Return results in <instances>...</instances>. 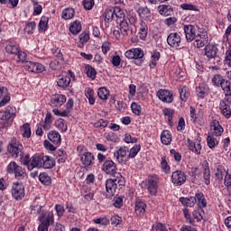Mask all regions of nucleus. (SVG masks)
<instances>
[{
    "label": "nucleus",
    "mask_w": 231,
    "mask_h": 231,
    "mask_svg": "<svg viewBox=\"0 0 231 231\" xmlns=\"http://www.w3.org/2000/svg\"><path fill=\"white\" fill-rule=\"evenodd\" d=\"M122 223V218L118 215H115L111 217V225H114L115 226H118Z\"/></svg>",
    "instance_id": "62"
},
{
    "label": "nucleus",
    "mask_w": 231,
    "mask_h": 231,
    "mask_svg": "<svg viewBox=\"0 0 231 231\" xmlns=\"http://www.w3.org/2000/svg\"><path fill=\"white\" fill-rule=\"evenodd\" d=\"M39 180L43 185H51V177H50V175H48L46 172H42L39 175Z\"/></svg>",
    "instance_id": "40"
},
{
    "label": "nucleus",
    "mask_w": 231,
    "mask_h": 231,
    "mask_svg": "<svg viewBox=\"0 0 231 231\" xmlns=\"http://www.w3.org/2000/svg\"><path fill=\"white\" fill-rule=\"evenodd\" d=\"M138 14L142 19H144V21L151 19V10H149L147 6L139 8Z\"/></svg>",
    "instance_id": "34"
},
{
    "label": "nucleus",
    "mask_w": 231,
    "mask_h": 231,
    "mask_svg": "<svg viewBox=\"0 0 231 231\" xmlns=\"http://www.w3.org/2000/svg\"><path fill=\"white\" fill-rule=\"evenodd\" d=\"M5 51L6 53H9L10 55H17L19 53V47L13 43H9L8 45H6Z\"/></svg>",
    "instance_id": "42"
},
{
    "label": "nucleus",
    "mask_w": 231,
    "mask_h": 231,
    "mask_svg": "<svg viewBox=\"0 0 231 231\" xmlns=\"http://www.w3.org/2000/svg\"><path fill=\"white\" fill-rule=\"evenodd\" d=\"M211 129H213V134L215 136H221L223 134V128L221 125H219V121L213 120L210 125Z\"/></svg>",
    "instance_id": "28"
},
{
    "label": "nucleus",
    "mask_w": 231,
    "mask_h": 231,
    "mask_svg": "<svg viewBox=\"0 0 231 231\" xmlns=\"http://www.w3.org/2000/svg\"><path fill=\"white\" fill-rule=\"evenodd\" d=\"M147 30L148 27L146 24H141V27L139 29V37L142 39V41H145V38L147 37Z\"/></svg>",
    "instance_id": "49"
},
{
    "label": "nucleus",
    "mask_w": 231,
    "mask_h": 231,
    "mask_svg": "<svg viewBox=\"0 0 231 231\" xmlns=\"http://www.w3.org/2000/svg\"><path fill=\"white\" fill-rule=\"evenodd\" d=\"M125 143H136V142H138V139L136 137H133L129 134H126L125 135Z\"/></svg>",
    "instance_id": "63"
},
{
    "label": "nucleus",
    "mask_w": 231,
    "mask_h": 231,
    "mask_svg": "<svg viewBox=\"0 0 231 231\" xmlns=\"http://www.w3.org/2000/svg\"><path fill=\"white\" fill-rule=\"evenodd\" d=\"M14 118H15V108L14 106H8L5 112H0V120L14 122Z\"/></svg>",
    "instance_id": "10"
},
{
    "label": "nucleus",
    "mask_w": 231,
    "mask_h": 231,
    "mask_svg": "<svg viewBox=\"0 0 231 231\" xmlns=\"http://www.w3.org/2000/svg\"><path fill=\"white\" fill-rule=\"evenodd\" d=\"M204 50H205V55L208 59H216V57H217V46L208 44Z\"/></svg>",
    "instance_id": "21"
},
{
    "label": "nucleus",
    "mask_w": 231,
    "mask_h": 231,
    "mask_svg": "<svg viewBox=\"0 0 231 231\" xmlns=\"http://www.w3.org/2000/svg\"><path fill=\"white\" fill-rule=\"evenodd\" d=\"M163 113L165 116H168V122L170 125H172V115H174V110L171 108H164Z\"/></svg>",
    "instance_id": "52"
},
{
    "label": "nucleus",
    "mask_w": 231,
    "mask_h": 231,
    "mask_svg": "<svg viewBox=\"0 0 231 231\" xmlns=\"http://www.w3.org/2000/svg\"><path fill=\"white\" fill-rule=\"evenodd\" d=\"M21 133L23 138H30V136H32V128L30 127V124L25 123L21 127Z\"/></svg>",
    "instance_id": "39"
},
{
    "label": "nucleus",
    "mask_w": 231,
    "mask_h": 231,
    "mask_svg": "<svg viewBox=\"0 0 231 231\" xmlns=\"http://www.w3.org/2000/svg\"><path fill=\"white\" fill-rule=\"evenodd\" d=\"M103 171L106 174H110L111 176H116L119 172H117L118 168L116 164L113 161H106L103 164Z\"/></svg>",
    "instance_id": "12"
},
{
    "label": "nucleus",
    "mask_w": 231,
    "mask_h": 231,
    "mask_svg": "<svg viewBox=\"0 0 231 231\" xmlns=\"http://www.w3.org/2000/svg\"><path fill=\"white\" fill-rule=\"evenodd\" d=\"M94 223H96V225H102L103 226H107V225H109V220L107 217H99L94 219Z\"/></svg>",
    "instance_id": "55"
},
{
    "label": "nucleus",
    "mask_w": 231,
    "mask_h": 231,
    "mask_svg": "<svg viewBox=\"0 0 231 231\" xmlns=\"http://www.w3.org/2000/svg\"><path fill=\"white\" fill-rule=\"evenodd\" d=\"M159 14L164 17L174 15V8L171 5H162L158 6Z\"/></svg>",
    "instance_id": "19"
},
{
    "label": "nucleus",
    "mask_w": 231,
    "mask_h": 231,
    "mask_svg": "<svg viewBox=\"0 0 231 231\" xmlns=\"http://www.w3.org/2000/svg\"><path fill=\"white\" fill-rule=\"evenodd\" d=\"M107 125H109V121L106 119H99L97 122L94 124V127L96 128L103 127V129H106Z\"/></svg>",
    "instance_id": "53"
},
{
    "label": "nucleus",
    "mask_w": 231,
    "mask_h": 231,
    "mask_svg": "<svg viewBox=\"0 0 231 231\" xmlns=\"http://www.w3.org/2000/svg\"><path fill=\"white\" fill-rule=\"evenodd\" d=\"M196 93L199 98H205L208 95V86L205 83L196 88Z\"/></svg>",
    "instance_id": "25"
},
{
    "label": "nucleus",
    "mask_w": 231,
    "mask_h": 231,
    "mask_svg": "<svg viewBox=\"0 0 231 231\" xmlns=\"http://www.w3.org/2000/svg\"><path fill=\"white\" fill-rule=\"evenodd\" d=\"M127 152H129V148L123 146L114 152V156L119 163H125L126 162H129V155H127Z\"/></svg>",
    "instance_id": "9"
},
{
    "label": "nucleus",
    "mask_w": 231,
    "mask_h": 231,
    "mask_svg": "<svg viewBox=\"0 0 231 231\" xmlns=\"http://www.w3.org/2000/svg\"><path fill=\"white\" fill-rule=\"evenodd\" d=\"M40 32H46L48 30V17L42 16L39 23Z\"/></svg>",
    "instance_id": "48"
},
{
    "label": "nucleus",
    "mask_w": 231,
    "mask_h": 231,
    "mask_svg": "<svg viewBox=\"0 0 231 231\" xmlns=\"http://www.w3.org/2000/svg\"><path fill=\"white\" fill-rule=\"evenodd\" d=\"M195 42L197 48H203L208 44V34L207 32H203L195 36Z\"/></svg>",
    "instance_id": "14"
},
{
    "label": "nucleus",
    "mask_w": 231,
    "mask_h": 231,
    "mask_svg": "<svg viewBox=\"0 0 231 231\" xmlns=\"http://www.w3.org/2000/svg\"><path fill=\"white\" fill-rule=\"evenodd\" d=\"M114 20L116 21L117 24L125 21V14L124 13V10L118 6L114 7Z\"/></svg>",
    "instance_id": "22"
},
{
    "label": "nucleus",
    "mask_w": 231,
    "mask_h": 231,
    "mask_svg": "<svg viewBox=\"0 0 231 231\" xmlns=\"http://www.w3.org/2000/svg\"><path fill=\"white\" fill-rule=\"evenodd\" d=\"M66 102V96L62 94H55L51 98V106L52 107H60Z\"/></svg>",
    "instance_id": "16"
},
{
    "label": "nucleus",
    "mask_w": 231,
    "mask_h": 231,
    "mask_svg": "<svg viewBox=\"0 0 231 231\" xmlns=\"http://www.w3.org/2000/svg\"><path fill=\"white\" fill-rule=\"evenodd\" d=\"M106 189L108 194L114 195L116 190H118V186H116V182L115 179H108L106 182Z\"/></svg>",
    "instance_id": "24"
},
{
    "label": "nucleus",
    "mask_w": 231,
    "mask_h": 231,
    "mask_svg": "<svg viewBox=\"0 0 231 231\" xmlns=\"http://www.w3.org/2000/svg\"><path fill=\"white\" fill-rule=\"evenodd\" d=\"M157 97L160 98V100L165 102L166 104H171V102L174 101L171 92L167 89L159 90L157 92Z\"/></svg>",
    "instance_id": "13"
},
{
    "label": "nucleus",
    "mask_w": 231,
    "mask_h": 231,
    "mask_svg": "<svg viewBox=\"0 0 231 231\" xmlns=\"http://www.w3.org/2000/svg\"><path fill=\"white\" fill-rule=\"evenodd\" d=\"M81 31H82V24L79 21H75L69 26V32H71L73 35H77L78 33H80Z\"/></svg>",
    "instance_id": "37"
},
{
    "label": "nucleus",
    "mask_w": 231,
    "mask_h": 231,
    "mask_svg": "<svg viewBox=\"0 0 231 231\" xmlns=\"http://www.w3.org/2000/svg\"><path fill=\"white\" fill-rule=\"evenodd\" d=\"M115 179L114 180L116 181V185L117 188V190H120L125 185V179L123 178L121 173H116V175H114Z\"/></svg>",
    "instance_id": "38"
},
{
    "label": "nucleus",
    "mask_w": 231,
    "mask_h": 231,
    "mask_svg": "<svg viewBox=\"0 0 231 231\" xmlns=\"http://www.w3.org/2000/svg\"><path fill=\"white\" fill-rule=\"evenodd\" d=\"M201 212H203V209H201L200 208L193 211L194 219H197V221H201V219H203V214H201Z\"/></svg>",
    "instance_id": "60"
},
{
    "label": "nucleus",
    "mask_w": 231,
    "mask_h": 231,
    "mask_svg": "<svg viewBox=\"0 0 231 231\" xmlns=\"http://www.w3.org/2000/svg\"><path fill=\"white\" fill-rule=\"evenodd\" d=\"M220 110H221L222 115L226 118H230V116H231L230 105L226 104V101H225V100L220 101Z\"/></svg>",
    "instance_id": "27"
},
{
    "label": "nucleus",
    "mask_w": 231,
    "mask_h": 231,
    "mask_svg": "<svg viewBox=\"0 0 231 231\" xmlns=\"http://www.w3.org/2000/svg\"><path fill=\"white\" fill-rule=\"evenodd\" d=\"M162 169L166 173L169 174L171 172V167L169 166V163L167 162V159L165 157H162Z\"/></svg>",
    "instance_id": "51"
},
{
    "label": "nucleus",
    "mask_w": 231,
    "mask_h": 231,
    "mask_svg": "<svg viewBox=\"0 0 231 231\" xmlns=\"http://www.w3.org/2000/svg\"><path fill=\"white\" fill-rule=\"evenodd\" d=\"M217 141L214 138V135H208V145L209 149H214L216 145H217Z\"/></svg>",
    "instance_id": "57"
},
{
    "label": "nucleus",
    "mask_w": 231,
    "mask_h": 231,
    "mask_svg": "<svg viewBox=\"0 0 231 231\" xmlns=\"http://www.w3.org/2000/svg\"><path fill=\"white\" fill-rule=\"evenodd\" d=\"M220 87L222 88L223 91L227 95L231 93V82L230 80H226L225 79H222L220 83Z\"/></svg>",
    "instance_id": "41"
},
{
    "label": "nucleus",
    "mask_w": 231,
    "mask_h": 231,
    "mask_svg": "<svg viewBox=\"0 0 231 231\" xmlns=\"http://www.w3.org/2000/svg\"><path fill=\"white\" fill-rule=\"evenodd\" d=\"M195 196L199 208H205V207H207V200L205 199V195H203V193H197Z\"/></svg>",
    "instance_id": "36"
},
{
    "label": "nucleus",
    "mask_w": 231,
    "mask_h": 231,
    "mask_svg": "<svg viewBox=\"0 0 231 231\" xmlns=\"http://www.w3.org/2000/svg\"><path fill=\"white\" fill-rule=\"evenodd\" d=\"M161 142L163 145H171V142H172V134L169 130L162 131L161 134Z\"/></svg>",
    "instance_id": "29"
},
{
    "label": "nucleus",
    "mask_w": 231,
    "mask_h": 231,
    "mask_svg": "<svg viewBox=\"0 0 231 231\" xmlns=\"http://www.w3.org/2000/svg\"><path fill=\"white\" fill-rule=\"evenodd\" d=\"M119 30L122 35H127L128 37H133L136 34V25H130L127 20L120 22Z\"/></svg>",
    "instance_id": "4"
},
{
    "label": "nucleus",
    "mask_w": 231,
    "mask_h": 231,
    "mask_svg": "<svg viewBox=\"0 0 231 231\" xmlns=\"http://www.w3.org/2000/svg\"><path fill=\"white\" fill-rule=\"evenodd\" d=\"M86 73L91 80H95V79H97V70L91 65L86 66Z\"/></svg>",
    "instance_id": "43"
},
{
    "label": "nucleus",
    "mask_w": 231,
    "mask_h": 231,
    "mask_svg": "<svg viewBox=\"0 0 231 231\" xmlns=\"http://www.w3.org/2000/svg\"><path fill=\"white\" fill-rule=\"evenodd\" d=\"M105 21H106V23H111V21H115L114 8L106 10V12H105Z\"/></svg>",
    "instance_id": "46"
},
{
    "label": "nucleus",
    "mask_w": 231,
    "mask_h": 231,
    "mask_svg": "<svg viewBox=\"0 0 231 231\" xmlns=\"http://www.w3.org/2000/svg\"><path fill=\"white\" fill-rule=\"evenodd\" d=\"M171 181L175 187H181L187 181V175L181 171H175L171 174Z\"/></svg>",
    "instance_id": "6"
},
{
    "label": "nucleus",
    "mask_w": 231,
    "mask_h": 231,
    "mask_svg": "<svg viewBox=\"0 0 231 231\" xmlns=\"http://www.w3.org/2000/svg\"><path fill=\"white\" fill-rule=\"evenodd\" d=\"M180 201L184 207H194L196 205V197H189V198H180Z\"/></svg>",
    "instance_id": "32"
},
{
    "label": "nucleus",
    "mask_w": 231,
    "mask_h": 231,
    "mask_svg": "<svg viewBox=\"0 0 231 231\" xmlns=\"http://www.w3.org/2000/svg\"><path fill=\"white\" fill-rule=\"evenodd\" d=\"M57 84L60 88H68V86L71 84V77L62 76L61 78L59 79Z\"/></svg>",
    "instance_id": "35"
},
{
    "label": "nucleus",
    "mask_w": 231,
    "mask_h": 231,
    "mask_svg": "<svg viewBox=\"0 0 231 231\" xmlns=\"http://www.w3.org/2000/svg\"><path fill=\"white\" fill-rule=\"evenodd\" d=\"M48 138L54 145H60V143L62 142L60 139V134L57 131H51L48 134Z\"/></svg>",
    "instance_id": "26"
},
{
    "label": "nucleus",
    "mask_w": 231,
    "mask_h": 231,
    "mask_svg": "<svg viewBox=\"0 0 231 231\" xmlns=\"http://www.w3.org/2000/svg\"><path fill=\"white\" fill-rule=\"evenodd\" d=\"M188 147L189 151H192V152H196V154H201V143L199 140H196V142L190 141V139H188Z\"/></svg>",
    "instance_id": "23"
},
{
    "label": "nucleus",
    "mask_w": 231,
    "mask_h": 231,
    "mask_svg": "<svg viewBox=\"0 0 231 231\" xmlns=\"http://www.w3.org/2000/svg\"><path fill=\"white\" fill-rule=\"evenodd\" d=\"M41 225L38 226V231H48L50 225H53V214L51 212L48 213L47 217L44 216L39 217Z\"/></svg>",
    "instance_id": "7"
},
{
    "label": "nucleus",
    "mask_w": 231,
    "mask_h": 231,
    "mask_svg": "<svg viewBox=\"0 0 231 231\" xmlns=\"http://www.w3.org/2000/svg\"><path fill=\"white\" fill-rule=\"evenodd\" d=\"M35 26H36L35 22H31V23L26 24V26L24 28V31L27 33H32V32H33V30H35Z\"/></svg>",
    "instance_id": "64"
},
{
    "label": "nucleus",
    "mask_w": 231,
    "mask_h": 231,
    "mask_svg": "<svg viewBox=\"0 0 231 231\" xmlns=\"http://www.w3.org/2000/svg\"><path fill=\"white\" fill-rule=\"evenodd\" d=\"M131 108L132 111L134 115H136L137 116H140V114L142 113V106H140L138 104H136L135 102L132 103L131 105Z\"/></svg>",
    "instance_id": "56"
},
{
    "label": "nucleus",
    "mask_w": 231,
    "mask_h": 231,
    "mask_svg": "<svg viewBox=\"0 0 231 231\" xmlns=\"http://www.w3.org/2000/svg\"><path fill=\"white\" fill-rule=\"evenodd\" d=\"M158 175H152L148 178L147 189L151 196L158 194Z\"/></svg>",
    "instance_id": "8"
},
{
    "label": "nucleus",
    "mask_w": 231,
    "mask_h": 231,
    "mask_svg": "<svg viewBox=\"0 0 231 231\" xmlns=\"http://www.w3.org/2000/svg\"><path fill=\"white\" fill-rule=\"evenodd\" d=\"M222 81H223V76L219 74L215 75L212 79V83L214 84V86H217V88L221 86Z\"/></svg>",
    "instance_id": "58"
},
{
    "label": "nucleus",
    "mask_w": 231,
    "mask_h": 231,
    "mask_svg": "<svg viewBox=\"0 0 231 231\" xmlns=\"http://www.w3.org/2000/svg\"><path fill=\"white\" fill-rule=\"evenodd\" d=\"M123 205H124V198L122 197L114 198V207H116V208H122Z\"/></svg>",
    "instance_id": "59"
},
{
    "label": "nucleus",
    "mask_w": 231,
    "mask_h": 231,
    "mask_svg": "<svg viewBox=\"0 0 231 231\" xmlns=\"http://www.w3.org/2000/svg\"><path fill=\"white\" fill-rule=\"evenodd\" d=\"M184 33L188 42H192L196 39V27L192 24L184 25Z\"/></svg>",
    "instance_id": "15"
},
{
    "label": "nucleus",
    "mask_w": 231,
    "mask_h": 231,
    "mask_svg": "<svg viewBox=\"0 0 231 231\" xmlns=\"http://www.w3.org/2000/svg\"><path fill=\"white\" fill-rule=\"evenodd\" d=\"M126 59H143V51L142 49H130L125 53Z\"/></svg>",
    "instance_id": "17"
},
{
    "label": "nucleus",
    "mask_w": 231,
    "mask_h": 231,
    "mask_svg": "<svg viewBox=\"0 0 231 231\" xmlns=\"http://www.w3.org/2000/svg\"><path fill=\"white\" fill-rule=\"evenodd\" d=\"M83 5L85 10H91L95 6V0H84Z\"/></svg>",
    "instance_id": "61"
},
{
    "label": "nucleus",
    "mask_w": 231,
    "mask_h": 231,
    "mask_svg": "<svg viewBox=\"0 0 231 231\" xmlns=\"http://www.w3.org/2000/svg\"><path fill=\"white\" fill-rule=\"evenodd\" d=\"M167 43L171 48H180L181 46V36L178 32H171L167 37Z\"/></svg>",
    "instance_id": "11"
},
{
    "label": "nucleus",
    "mask_w": 231,
    "mask_h": 231,
    "mask_svg": "<svg viewBox=\"0 0 231 231\" xmlns=\"http://www.w3.org/2000/svg\"><path fill=\"white\" fill-rule=\"evenodd\" d=\"M11 194L16 201L23 199L25 196L24 185L21 182H14L11 189Z\"/></svg>",
    "instance_id": "5"
},
{
    "label": "nucleus",
    "mask_w": 231,
    "mask_h": 231,
    "mask_svg": "<svg viewBox=\"0 0 231 231\" xmlns=\"http://www.w3.org/2000/svg\"><path fill=\"white\" fill-rule=\"evenodd\" d=\"M75 16V10L73 8H67L62 12V18L68 21L73 19Z\"/></svg>",
    "instance_id": "44"
},
{
    "label": "nucleus",
    "mask_w": 231,
    "mask_h": 231,
    "mask_svg": "<svg viewBox=\"0 0 231 231\" xmlns=\"http://www.w3.org/2000/svg\"><path fill=\"white\" fill-rule=\"evenodd\" d=\"M80 160L85 167H91L93 162H95V156H93V153L87 152L81 155Z\"/></svg>",
    "instance_id": "18"
},
{
    "label": "nucleus",
    "mask_w": 231,
    "mask_h": 231,
    "mask_svg": "<svg viewBox=\"0 0 231 231\" xmlns=\"http://www.w3.org/2000/svg\"><path fill=\"white\" fill-rule=\"evenodd\" d=\"M7 172L8 174H14L15 178L18 180H23L26 178V170L22 166H19L17 162H11L7 165Z\"/></svg>",
    "instance_id": "2"
},
{
    "label": "nucleus",
    "mask_w": 231,
    "mask_h": 231,
    "mask_svg": "<svg viewBox=\"0 0 231 231\" xmlns=\"http://www.w3.org/2000/svg\"><path fill=\"white\" fill-rule=\"evenodd\" d=\"M142 147L140 144H135L129 152L128 158H134L138 152H140Z\"/></svg>",
    "instance_id": "50"
},
{
    "label": "nucleus",
    "mask_w": 231,
    "mask_h": 231,
    "mask_svg": "<svg viewBox=\"0 0 231 231\" xmlns=\"http://www.w3.org/2000/svg\"><path fill=\"white\" fill-rule=\"evenodd\" d=\"M109 95V90L105 87L100 88L97 91V96L101 100H107V96Z\"/></svg>",
    "instance_id": "47"
},
{
    "label": "nucleus",
    "mask_w": 231,
    "mask_h": 231,
    "mask_svg": "<svg viewBox=\"0 0 231 231\" xmlns=\"http://www.w3.org/2000/svg\"><path fill=\"white\" fill-rule=\"evenodd\" d=\"M37 62L32 61H25L24 68L27 71H31L32 73H35V66Z\"/></svg>",
    "instance_id": "54"
},
{
    "label": "nucleus",
    "mask_w": 231,
    "mask_h": 231,
    "mask_svg": "<svg viewBox=\"0 0 231 231\" xmlns=\"http://www.w3.org/2000/svg\"><path fill=\"white\" fill-rule=\"evenodd\" d=\"M43 169H53L55 167V162L48 155L43 156L42 166Z\"/></svg>",
    "instance_id": "31"
},
{
    "label": "nucleus",
    "mask_w": 231,
    "mask_h": 231,
    "mask_svg": "<svg viewBox=\"0 0 231 231\" xmlns=\"http://www.w3.org/2000/svg\"><path fill=\"white\" fill-rule=\"evenodd\" d=\"M23 149L24 147L23 146V144H21V143L17 141L16 138H13L7 147V151L10 154H12L13 158H17L18 156H21L23 158Z\"/></svg>",
    "instance_id": "3"
},
{
    "label": "nucleus",
    "mask_w": 231,
    "mask_h": 231,
    "mask_svg": "<svg viewBox=\"0 0 231 231\" xmlns=\"http://www.w3.org/2000/svg\"><path fill=\"white\" fill-rule=\"evenodd\" d=\"M22 160L23 165H25L28 171H33L34 169H42V155H33L32 157L30 158V154H26Z\"/></svg>",
    "instance_id": "1"
},
{
    "label": "nucleus",
    "mask_w": 231,
    "mask_h": 231,
    "mask_svg": "<svg viewBox=\"0 0 231 231\" xmlns=\"http://www.w3.org/2000/svg\"><path fill=\"white\" fill-rule=\"evenodd\" d=\"M204 171H203V179L205 185H210V168H208V162L204 161Z\"/></svg>",
    "instance_id": "30"
},
{
    "label": "nucleus",
    "mask_w": 231,
    "mask_h": 231,
    "mask_svg": "<svg viewBox=\"0 0 231 231\" xmlns=\"http://www.w3.org/2000/svg\"><path fill=\"white\" fill-rule=\"evenodd\" d=\"M145 208H147V204L145 202L138 199L135 202V214L139 216V217H143L145 215Z\"/></svg>",
    "instance_id": "20"
},
{
    "label": "nucleus",
    "mask_w": 231,
    "mask_h": 231,
    "mask_svg": "<svg viewBox=\"0 0 231 231\" xmlns=\"http://www.w3.org/2000/svg\"><path fill=\"white\" fill-rule=\"evenodd\" d=\"M179 92H180V100H182V102H187V99L189 98V97H190V92L189 91V88L183 86V87H180L179 88Z\"/></svg>",
    "instance_id": "33"
},
{
    "label": "nucleus",
    "mask_w": 231,
    "mask_h": 231,
    "mask_svg": "<svg viewBox=\"0 0 231 231\" xmlns=\"http://www.w3.org/2000/svg\"><path fill=\"white\" fill-rule=\"evenodd\" d=\"M85 95L87 98H88L89 104L93 106V104H95V97H94L95 92L93 91V88H87L85 89Z\"/></svg>",
    "instance_id": "45"
}]
</instances>
